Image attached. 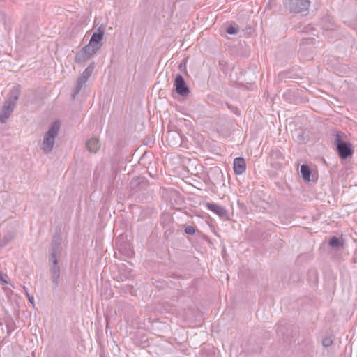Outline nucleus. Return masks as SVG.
Instances as JSON below:
<instances>
[{
    "mask_svg": "<svg viewBox=\"0 0 357 357\" xmlns=\"http://www.w3.org/2000/svg\"><path fill=\"white\" fill-rule=\"evenodd\" d=\"M312 40H314V38H309L305 39L306 43H308L309 41H311Z\"/></svg>",
    "mask_w": 357,
    "mask_h": 357,
    "instance_id": "25",
    "label": "nucleus"
},
{
    "mask_svg": "<svg viewBox=\"0 0 357 357\" xmlns=\"http://www.w3.org/2000/svg\"><path fill=\"white\" fill-rule=\"evenodd\" d=\"M310 5V0H286L284 6L291 14L307 15Z\"/></svg>",
    "mask_w": 357,
    "mask_h": 357,
    "instance_id": "2",
    "label": "nucleus"
},
{
    "mask_svg": "<svg viewBox=\"0 0 357 357\" xmlns=\"http://www.w3.org/2000/svg\"><path fill=\"white\" fill-rule=\"evenodd\" d=\"M280 332H281V333H283V332L282 331V328H280V326H278V330H277V333H278V334H279Z\"/></svg>",
    "mask_w": 357,
    "mask_h": 357,
    "instance_id": "26",
    "label": "nucleus"
},
{
    "mask_svg": "<svg viewBox=\"0 0 357 357\" xmlns=\"http://www.w3.org/2000/svg\"><path fill=\"white\" fill-rule=\"evenodd\" d=\"M105 34V29L99 26L97 30L92 34L89 43L86 45L89 47L92 51L98 52L102 46V40Z\"/></svg>",
    "mask_w": 357,
    "mask_h": 357,
    "instance_id": "5",
    "label": "nucleus"
},
{
    "mask_svg": "<svg viewBox=\"0 0 357 357\" xmlns=\"http://www.w3.org/2000/svg\"><path fill=\"white\" fill-rule=\"evenodd\" d=\"M333 344V340L331 337H325L322 340V344L324 347H328Z\"/></svg>",
    "mask_w": 357,
    "mask_h": 357,
    "instance_id": "22",
    "label": "nucleus"
},
{
    "mask_svg": "<svg viewBox=\"0 0 357 357\" xmlns=\"http://www.w3.org/2000/svg\"><path fill=\"white\" fill-rule=\"evenodd\" d=\"M14 238V234L8 231L0 239V248L5 247Z\"/></svg>",
    "mask_w": 357,
    "mask_h": 357,
    "instance_id": "17",
    "label": "nucleus"
},
{
    "mask_svg": "<svg viewBox=\"0 0 357 357\" xmlns=\"http://www.w3.org/2000/svg\"><path fill=\"white\" fill-rule=\"evenodd\" d=\"M0 281L1 282H4V280H3V278H2V275H1V273H0Z\"/></svg>",
    "mask_w": 357,
    "mask_h": 357,
    "instance_id": "27",
    "label": "nucleus"
},
{
    "mask_svg": "<svg viewBox=\"0 0 357 357\" xmlns=\"http://www.w3.org/2000/svg\"><path fill=\"white\" fill-rule=\"evenodd\" d=\"M234 171L236 174H242L246 169L245 160L242 157L236 158L233 162Z\"/></svg>",
    "mask_w": 357,
    "mask_h": 357,
    "instance_id": "12",
    "label": "nucleus"
},
{
    "mask_svg": "<svg viewBox=\"0 0 357 357\" xmlns=\"http://www.w3.org/2000/svg\"><path fill=\"white\" fill-rule=\"evenodd\" d=\"M177 138L178 139H180V136L177 133H169L168 136H167V141L169 142V144L171 145V139L172 138ZM177 145V142L176 143H173L172 144V146H176Z\"/></svg>",
    "mask_w": 357,
    "mask_h": 357,
    "instance_id": "20",
    "label": "nucleus"
},
{
    "mask_svg": "<svg viewBox=\"0 0 357 357\" xmlns=\"http://www.w3.org/2000/svg\"><path fill=\"white\" fill-rule=\"evenodd\" d=\"M238 31V28L237 26L230 25L229 26L227 29L226 32L229 35H234L236 34Z\"/></svg>",
    "mask_w": 357,
    "mask_h": 357,
    "instance_id": "19",
    "label": "nucleus"
},
{
    "mask_svg": "<svg viewBox=\"0 0 357 357\" xmlns=\"http://www.w3.org/2000/svg\"><path fill=\"white\" fill-rule=\"evenodd\" d=\"M137 181V183H144V182L145 183V181H146L145 178L144 177H139Z\"/></svg>",
    "mask_w": 357,
    "mask_h": 357,
    "instance_id": "24",
    "label": "nucleus"
},
{
    "mask_svg": "<svg viewBox=\"0 0 357 357\" xmlns=\"http://www.w3.org/2000/svg\"><path fill=\"white\" fill-rule=\"evenodd\" d=\"M174 90L179 96L186 97L190 93L189 88L181 74H176L174 83Z\"/></svg>",
    "mask_w": 357,
    "mask_h": 357,
    "instance_id": "6",
    "label": "nucleus"
},
{
    "mask_svg": "<svg viewBox=\"0 0 357 357\" xmlns=\"http://www.w3.org/2000/svg\"><path fill=\"white\" fill-rule=\"evenodd\" d=\"M300 172L303 180L309 181L312 173L310 167L306 164H303L301 166Z\"/></svg>",
    "mask_w": 357,
    "mask_h": 357,
    "instance_id": "16",
    "label": "nucleus"
},
{
    "mask_svg": "<svg viewBox=\"0 0 357 357\" xmlns=\"http://www.w3.org/2000/svg\"><path fill=\"white\" fill-rule=\"evenodd\" d=\"M60 130V122L59 121H54L49 127L48 130L44 135L42 149L45 153H50L52 151Z\"/></svg>",
    "mask_w": 357,
    "mask_h": 357,
    "instance_id": "1",
    "label": "nucleus"
},
{
    "mask_svg": "<svg viewBox=\"0 0 357 357\" xmlns=\"http://www.w3.org/2000/svg\"><path fill=\"white\" fill-rule=\"evenodd\" d=\"M205 206L208 210L218 215L220 218H225L227 215V211L218 204L206 202Z\"/></svg>",
    "mask_w": 357,
    "mask_h": 357,
    "instance_id": "11",
    "label": "nucleus"
},
{
    "mask_svg": "<svg viewBox=\"0 0 357 357\" xmlns=\"http://www.w3.org/2000/svg\"><path fill=\"white\" fill-rule=\"evenodd\" d=\"M95 67L94 63H91L87 68L80 74L77 78L75 89L72 91V98L75 99L80 91L84 88L86 82L91 77Z\"/></svg>",
    "mask_w": 357,
    "mask_h": 357,
    "instance_id": "4",
    "label": "nucleus"
},
{
    "mask_svg": "<svg viewBox=\"0 0 357 357\" xmlns=\"http://www.w3.org/2000/svg\"><path fill=\"white\" fill-rule=\"evenodd\" d=\"M328 245L335 250H340L343 248L344 241L342 238L332 236L328 241Z\"/></svg>",
    "mask_w": 357,
    "mask_h": 357,
    "instance_id": "15",
    "label": "nucleus"
},
{
    "mask_svg": "<svg viewBox=\"0 0 357 357\" xmlns=\"http://www.w3.org/2000/svg\"><path fill=\"white\" fill-rule=\"evenodd\" d=\"M96 53L97 52L95 51L93 52L89 47L85 45L79 52L77 53L75 55V61L78 64H83Z\"/></svg>",
    "mask_w": 357,
    "mask_h": 357,
    "instance_id": "8",
    "label": "nucleus"
},
{
    "mask_svg": "<svg viewBox=\"0 0 357 357\" xmlns=\"http://www.w3.org/2000/svg\"><path fill=\"white\" fill-rule=\"evenodd\" d=\"M86 147L90 153H96L100 148V143L98 138L93 137L87 140Z\"/></svg>",
    "mask_w": 357,
    "mask_h": 357,
    "instance_id": "13",
    "label": "nucleus"
},
{
    "mask_svg": "<svg viewBox=\"0 0 357 357\" xmlns=\"http://www.w3.org/2000/svg\"><path fill=\"white\" fill-rule=\"evenodd\" d=\"M50 265V273L52 277V281L56 287L59 284L61 268L57 260H48Z\"/></svg>",
    "mask_w": 357,
    "mask_h": 357,
    "instance_id": "9",
    "label": "nucleus"
},
{
    "mask_svg": "<svg viewBox=\"0 0 357 357\" xmlns=\"http://www.w3.org/2000/svg\"><path fill=\"white\" fill-rule=\"evenodd\" d=\"M15 105L16 104L14 102L7 100H5L3 109L0 113V121L1 123H5L6 121V120L9 118L10 115L14 110Z\"/></svg>",
    "mask_w": 357,
    "mask_h": 357,
    "instance_id": "10",
    "label": "nucleus"
},
{
    "mask_svg": "<svg viewBox=\"0 0 357 357\" xmlns=\"http://www.w3.org/2000/svg\"><path fill=\"white\" fill-rule=\"evenodd\" d=\"M24 289L26 291V296L28 297V300L30 303H33L34 302V298L32 295H30L28 292H27V289L25 288V287H24Z\"/></svg>",
    "mask_w": 357,
    "mask_h": 357,
    "instance_id": "23",
    "label": "nucleus"
},
{
    "mask_svg": "<svg viewBox=\"0 0 357 357\" xmlns=\"http://www.w3.org/2000/svg\"><path fill=\"white\" fill-rule=\"evenodd\" d=\"M20 95V86L17 84H15L8 93L7 100L16 104L17 100Z\"/></svg>",
    "mask_w": 357,
    "mask_h": 357,
    "instance_id": "14",
    "label": "nucleus"
},
{
    "mask_svg": "<svg viewBox=\"0 0 357 357\" xmlns=\"http://www.w3.org/2000/svg\"><path fill=\"white\" fill-rule=\"evenodd\" d=\"M185 232L189 235H193L195 234V228L192 226L188 225L185 227Z\"/></svg>",
    "mask_w": 357,
    "mask_h": 357,
    "instance_id": "21",
    "label": "nucleus"
},
{
    "mask_svg": "<svg viewBox=\"0 0 357 357\" xmlns=\"http://www.w3.org/2000/svg\"><path fill=\"white\" fill-rule=\"evenodd\" d=\"M321 23L324 29L331 30L335 26L330 16L323 17Z\"/></svg>",
    "mask_w": 357,
    "mask_h": 357,
    "instance_id": "18",
    "label": "nucleus"
},
{
    "mask_svg": "<svg viewBox=\"0 0 357 357\" xmlns=\"http://www.w3.org/2000/svg\"><path fill=\"white\" fill-rule=\"evenodd\" d=\"M62 252L61 239L59 236H54L50 246V256L48 260H57Z\"/></svg>",
    "mask_w": 357,
    "mask_h": 357,
    "instance_id": "7",
    "label": "nucleus"
},
{
    "mask_svg": "<svg viewBox=\"0 0 357 357\" xmlns=\"http://www.w3.org/2000/svg\"><path fill=\"white\" fill-rule=\"evenodd\" d=\"M342 133L337 132L335 135V144L336 146L337 151L339 157L341 159H347L351 157L354 153L352 144L350 142H344L342 139Z\"/></svg>",
    "mask_w": 357,
    "mask_h": 357,
    "instance_id": "3",
    "label": "nucleus"
}]
</instances>
